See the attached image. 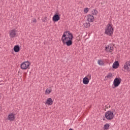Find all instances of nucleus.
Instances as JSON below:
<instances>
[{
  "label": "nucleus",
  "mask_w": 130,
  "mask_h": 130,
  "mask_svg": "<svg viewBox=\"0 0 130 130\" xmlns=\"http://www.w3.org/2000/svg\"><path fill=\"white\" fill-rule=\"evenodd\" d=\"M92 15L93 16H97V14L98 13V11H97V10L96 9H93L92 11Z\"/></svg>",
  "instance_id": "nucleus-18"
},
{
  "label": "nucleus",
  "mask_w": 130,
  "mask_h": 130,
  "mask_svg": "<svg viewBox=\"0 0 130 130\" xmlns=\"http://www.w3.org/2000/svg\"><path fill=\"white\" fill-rule=\"evenodd\" d=\"M74 36L70 31H65L61 37V40L63 44L67 45V46L73 45V40Z\"/></svg>",
  "instance_id": "nucleus-1"
},
{
  "label": "nucleus",
  "mask_w": 130,
  "mask_h": 130,
  "mask_svg": "<svg viewBox=\"0 0 130 130\" xmlns=\"http://www.w3.org/2000/svg\"><path fill=\"white\" fill-rule=\"evenodd\" d=\"M45 104L46 105H51L52 104H53V101L52 100V99L51 98H48L47 99L45 103Z\"/></svg>",
  "instance_id": "nucleus-11"
},
{
  "label": "nucleus",
  "mask_w": 130,
  "mask_h": 130,
  "mask_svg": "<svg viewBox=\"0 0 130 130\" xmlns=\"http://www.w3.org/2000/svg\"><path fill=\"white\" fill-rule=\"evenodd\" d=\"M34 23H36L37 22V20H36V19L34 18L33 20Z\"/></svg>",
  "instance_id": "nucleus-24"
},
{
  "label": "nucleus",
  "mask_w": 130,
  "mask_h": 130,
  "mask_svg": "<svg viewBox=\"0 0 130 130\" xmlns=\"http://www.w3.org/2000/svg\"><path fill=\"white\" fill-rule=\"evenodd\" d=\"M45 93H47L48 94H50V93H51V90L47 89L45 91Z\"/></svg>",
  "instance_id": "nucleus-20"
},
{
  "label": "nucleus",
  "mask_w": 130,
  "mask_h": 130,
  "mask_svg": "<svg viewBox=\"0 0 130 130\" xmlns=\"http://www.w3.org/2000/svg\"><path fill=\"white\" fill-rule=\"evenodd\" d=\"M86 19L88 22H92L95 20V18L94 16L91 14H88L86 16Z\"/></svg>",
  "instance_id": "nucleus-8"
},
{
  "label": "nucleus",
  "mask_w": 130,
  "mask_h": 130,
  "mask_svg": "<svg viewBox=\"0 0 130 130\" xmlns=\"http://www.w3.org/2000/svg\"><path fill=\"white\" fill-rule=\"evenodd\" d=\"M14 51L15 52H19L20 51V47L18 45H16L14 47Z\"/></svg>",
  "instance_id": "nucleus-15"
},
{
  "label": "nucleus",
  "mask_w": 130,
  "mask_h": 130,
  "mask_svg": "<svg viewBox=\"0 0 130 130\" xmlns=\"http://www.w3.org/2000/svg\"><path fill=\"white\" fill-rule=\"evenodd\" d=\"M77 40H78V41H80V40H81V38L77 37Z\"/></svg>",
  "instance_id": "nucleus-25"
},
{
  "label": "nucleus",
  "mask_w": 130,
  "mask_h": 130,
  "mask_svg": "<svg viewBox=\"0 0 130 130\" xmlns=\"http://www.w3.org/2000/svg\"><path fill=\"white\" fill-rule=\"evenodd\" d=\"M113 27L110 24H108L105 29V34L108 35V36H112L113 35Z\"/></svg>",
  "instance_id": "nucleus-2"
},
{
  "label": "nucleus",
  "mask_w": 130,
  "mask_h": 130,
  "mask_svg": "<svg viewBox=\"0 0 130 130\" xmlns=\"http://www.w3.org/2000/svg\"><path fill=\"white\" fill-rule=\"evenodd\" d=\"M83 26L85 28H89L90 27V23H85L83 24Z\"/></svg>",
  "instance_id": "nucleus-19"
},
{
  "label": "nucleus",
  "mask_w": 130,
  "mask_h": 130,
  "mask_svg": "<svg viewBox=\"0 0 130 130\" xmlns=\"http://www.w3.org/2000/svg\"><path fill=\"white\" fill-rule=\"evenodd\" d=\"M52 20L54 22H58V21H59V20H60V17H59V15H58V14L56 13L53 16Z\"/></svg>",
  "instance_id": "nucleus-9"
},
{
  "label": "nucleus",
  "mask_w": 130,
  "mask_h": 130,
  "mask_svg": "<svg viewBox=\"0 0 130 130\" xmlns=\"http://www.w3.org/2000/svg\"><path fill=\"white\" fill-rule=\"evenodd\" d=\"M120 83H121V79L120 78H116L114 79L113 82V85L115 88L118 87L119 85H120Z\"/></svg>",
  "instance_id": "nucleus-5"
},
{
  "label": "nucleus",
  "mask_w": 130,
  "mask_h": 130,
  "mask_svg": "<svg viewBox=\"0 0 130 130\" xmlns=\"http://www.w3.org/2000/svg\"><path fill=\"white\" fill-rule=\"evenodd\" d=\"M98 63L99 66H104V62L102 60H98Z\"/></svg>",
  "instance_id": "nucleus-17"
},
{
  "label": "nucleus",
  "mask_w": 130,
  "mask_h": 130,
  "mask_svg": "<svg viewBox=\"0 0 130 130\" xmlns=\"http://www.w3.org/2000/svg\"><path fill=\"white\" fill-rule=\"evenodd\" d=\"M90 80H91V75H88L83 79V84H84V85H88Z\"/></svg>",
  "instance_id": "nucleus-6"
},
{
  "label": "nucleus",
  "mask_w": 130,
  "mask_h": 130,
  "mask_svg": "<svg viewBox=\"0 0 130 130\" xmlns=\"http://www.w3.org/2000/svg\"><path fill=\"white\" fill-rule=\"evenodd\" d=\"M110 126V125H109V124L108 123H106L104 125V130H107V129H109V127Z\"/></svg>",
  "instance_id": "nucleus-16"
},
{
  "label": "nucleus",
  "mask_w": 130,
  "mask_h": 130,
  "mask_svg": "<svg viewBox=\"0 0 130 130\" xmlns=\"http://www.w3.org/2000/svg\"><path fill=\"white\" fill-rule=\"evenodd\" d=\"M123 69L127 72H130V61H127L125 62Z\"/></svg>",
  "instance_id": "nucleus-7"
},
{
  "label": "nucleus",
  "mask_w": 130,
  "mask_h": 130,
  "mask_svg": "<svg viewBox=\"0 0 130 130\" xmlns=\"http://www.w3.org/2000/svg\"><path fill=\"white\" fill-rule=\"evenodd\" d=\"M109 46H108L107 47H105V50L106 51H109Z\"/></svg>",
  "instance_id": "nucleus-23"
},
{
  "label": "nucleus",
  "mask_w": 130,
  "mask_h": 130,
  "mask_svg": "<svg viewBox=\"0 0 130 130\" xmlns=\"http://www.w3.org/2000/svg\"><path fill=\"white\" fill-rule=\"evenodd\" d=\"M113 78V76H112V73H109L107 76L105 77V80H108L109 79H111Z\"/></svg>",
  "instance_id": "nucleus-14"
},
{
  "label": "nucleus",
  "mask_w": 130,
  "mask_h": 130,
  "mask_svg": "<svg viewBox=\"0 0 130 130\" xmlns=\"http://www.w3.org/2000/svg\"><path fill=\"white\" fill-rule=\"evenodd\" d=\"M29 67H30V62L28 61L23 62L20 66L21 70H27L29 69Z\"/></svg>",
  "instance_id": "nucleus-4"
},
{
  "label": "nucleus",
  "mask_w": 130,
  "mask_h": 130,
  "mask_svg": "<svg viewBox=\"0 0 130 130\" xmlns=\"http://www.w3.org/2000/svg\"><path fill=\"white\" fill-rule=\"evenodd\" d=\"M69 130H73L72 128H70Z\"/></svg>",
  "instance_id": "nucleus-27"
},
{
  "label": "nucleus",
  "mask_w": 130,
  "mask_h": 130,
  "mask_svg": "<svg viewBox=\"0 0 130 130\" xmlns=\"http://www.w3.org/2000/svg\"><path fill=\"white\" fill-rule=\"evenodd\" d=\"M119 67V63L118 61H116L113 64V69H117Z\"/></svg>",
  "instance_id": "nucleus-13"
},
{
  "label": "nucleus",
  "mask_w": 130,
  "mask_h": 130,
  "mask_svg": "<svg viewBox=\"0 0 130 130\" xmlns=\"http://www.w3.org/2000/svg\"><path fill=\"white\" fill-rule=\"evenodd\" d=\"M110 50H112V47H110Z\"/></svg>",
  "instance_id": "nucleus-26"
},
{
  "label": "nucleus",
  "mask_w": 130,
  "mask_h": 130,
  "mask_svg": "<svg viewBox=\"0 0 130 130\" xmlns=\"http://www.w3.org/2000/svg\"><path fill=\"white\" fill-rule=\"evenodd\" d=\"M44 23H46V21H47V17H45L43 19Z\"/></svg>",
  "instance_id": "nucleus-22"
},
{
  "label": "nucleus",
  "mask_w": 130,
  "mask_h": 130,
  "mask_svg": "<svg viewBox=\"0 0 130 130\" xmlns=\"http://www.w3.org/2000/svg\"><path fill=\"white\" fill-rule=\"evenodd\" d=\"M105 117L108 120H111L114 118V114L111 111H108L105 113Z\"/></svg>",
  "instance_id": "nucleus-3"
},
{
  "label": "nucleus",
  "mask_w": 130,
  "mask_h": 130,
  "mask_svg": "<svg viewBox=\"0 0 130 130\" xmlns=\"http://www.w3.org/2000/svg\"><path fill=\"white\" fill-rule=\"evenodd\" d=\"M16 35H17V34L16 33L15 29H12L10 31V36L11 38H14V37H16Z\"/></svg>",
  "instance_id": "nucleus-10"
},
{
  "label": "nucleus",
  "mask_w": 130,
  "mask_h": 130,
  "mask_svg": "<svg viewBox=\"0 0 130 130\" xmlns=\"http://www.w3.org/2000/svg\"><path fill=\"white\" fill-rule=\"evenodd\" d=\"M84 12L85 14H87V13H88V12H89V8H84Z\"/></svg>",
  "instance_id": "nucleus-21"
},
{
  "label": "nucleus",
  "mask_w": 130,
  "mask_h": 130,
  "mask_svg": "<svg viewBox=\"0 0 130 130\" xmlns=\"http://www.w3.org/2000/svg\"><path fill=\"white\" fill-rule=\"evenodd\" d=\"M8 119L10 121H13L15 120V114L13 113L10 114L8 116Z\"/></svg>",
  "instance_id": "nucleus-12"
}]
</instances>
